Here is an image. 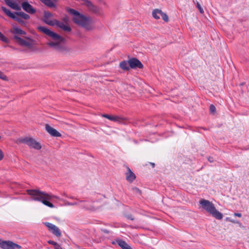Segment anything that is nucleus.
Instances as JSON below:
<instances>
[{"instance_id":"1","label":"nucleus","mask_w":249,"mask_h":249,"mask_svg":"<svg viewBox=\"0 0 249 249\" xmlns=\"http://www.w3.org/2000/svg\"><path fill=\"white\" fill-rule=\"evenodd\" d=\"M49 38L47 45L54 50L61 53L68 52L69 50L67 46V39L56 32H44Z\"/></svg>"},{"instance_id":"2","label":"nucleus","mask_w":249,"mask_h":249,"mask_svg":"<svg viewBox=\"0 0 249 249\" xmlns=\"http://www.w3.org/2000/svg\"><path fill=\"white\" fill-rule=\"evenodd\" d=\"M67 11L73 15L72 21L74 23L86 30L91 29L93 20L91 17L86 16L71 8H67Z\"/></svg>"},{"instance_id":"3","label":"nucleus","mask_w":249,"mask_h":249,"mask_svg":"<svg viewBox=\"0 0 249 249\" xmlns=\"http://www.w3.org/2000/svg\"><path fill=\"white\" fill-rule=\"evenodd\" d=\"M27 193L32 197L33 200L40 201L45 205L50 208H53L54 206L53 203L49 202V200H51L53 198H57L56 196L50 195L38 190H27Z\"/></svg>"},{"instance_id":"4","label":"nucleus","mask_w":249,"mask_h":249,"mask_svg":"<svg viewBox=\"0 0 249 249\" xmlns=\"http://www.w3.org/2000/svg\"><path fill=\"white\" fill-rule=\"evenodd\" d=\"M13 36L15 41L19 45L28 48H31L35 44V41L32 38L26 36V32H14Z\"/></svg>"},{"instance_id":"5","label":"nucleus","mask_w":249,"mask_h":249,"mask_svg":"<svg viewBox=\"0 0 249 249\" xmlns=\"http://www.w3.org/2000/svg\"><path fill=\"white\" fill-rule=\"evenodd\" d=\"M199 204L203 209L206 210L213 217L218 220L222 219V214L216 209L214 204L212 202L208 200L201 199L199 201Z\"/></svg>"},{"instance_id":"6","label":"nucleus","mask_w":249,"mask_h":249,"mask_svg":"<svg viewBox=\"0 0 249 249\" xmlns=\"http://www.w3.org/2000/svg\"><path fill=\"white\" fill-rule=\"evenodd\" d=\"M70 22V20L69 17L65 15L61 18L60 20L53 19V24L52 26H54L58 29L63 30L64 31H71Z\"/></svg>"},{"instance_id":"7","label":"nucleus","mask_w":249,"mask_h":249,"mask_svg":"<svg viewBox=\"0 0 249 249\" xmlns=\"http://www.w3.org/2000/svg\"><path fill=\"white\" fill-rule=\"evenodd\" d=\"M18 143H24L36 150L41 148L40 144L37 142L35 139L30 137L20 138L17 140Z\"/></svg>"},{"instance_id":"8","label":"nucleus","mask_w":249,"mask_h":249,"mask_svg":"<svg viewBox=\"0 0 249 249\" xmlns=\"http://www.w3.org/2000/svg\"><path fill=\"white\" fill-rule=\"evenodd\" d=\"M0 247L2 249H21V246L13 242L7 240L3 241L0 239Z\"/></svg>"},{"instance_id":"9","label":"nucleus","mask_w":249,"mask_h":249,"mask_svg":"<svg viewBox=\"0 0 249 249\" xmlns=\"http://www.w3.org/2000/svg\"><path fill=\"white\" fill-rule=\"evenodd\" d=\"M128 65L130 68L132 69H142L143 68V64L137 58L132 57L128 59Z\"/></svg>"},{"instance_id":"10","label":"nucleus","mask_w":249,"mask_h":249,"mask_svg":"<svg viewBox=\"0 0 249 249\" xmlns=\"http://www.w3.org/2000/svg\"><path fill=\"white\" fill-rule=\"evenodd\" d=\"M152 16L157 19H160L161 17L162 19L165 22H168L169 20L168 16L166 14L159 9H155L152 11Z\"/></svg>"},{"instance_id":"11","label":"nucleus","mask_w":249,"mask_h":249,"mask_svg":"<svg viewBox=\"0 0 249 249\" xmlns=\"http://www.w3.org/2000/svg\"><path fill=\"white\" fill-rule=\"evenodd\" d=\"M1 10L3 12H4V13L6 15H7L8 17L12 18V19L17 21L18 22L21 24H23L24 23L22 18L16 16L15 14L11 12V11L9 9L6 8L5 7L2 6Z\"/></svg>"},{"instance_id":"12","label":"nucleus","mask_w":249,"mask_h":249,"mask_svg":"<svg viewBox=\"0 0 249 249\" xmlns=\"http://www.w3.org/2000/svg\"><path fill=\"white\" fill-rule=\"evenodd\" d=\"M53 17V15L52 13L49 11H45L43 12L42 20L46 24L52 26L53 24V19H52Z\"/></svg>"},{"instance_id":"13","label":"nucleus","mask_w":249,"mask_h":249,"mask_svg":"<svg viewBox=\"0 0 249 249\" xmlns=\"http://www.w3.org/2000/svg\"><path fill=\"white\" fill-rule=\"evenodd\" d=\"M44 224L50 230L52 231V233L55 236L57 237L61 236V231L57 227L49 222H46Z\"/></svg>"},{"instance_id":"14","label":"nucleus","mask_w":249,"mask_h":249,"mask_svg":"<svg viewBox=\"0 0 249 249\" xmlns=\"http://www.w3.org/2000/svg\"><path fill=\"white\" fill-rule=\"evenodd\" d=\"M21 6L24 11L29 14H34L36 12V9L27 1L23 2L21 4Z\"/></svg>"},{"instance_id":"15","label":"nucleus","mask_w":249,"mask_h":249,"mask_svg":"<svg viewBox=\"0 0 249 249\" xmlns=\"http://www.w3.org/2000/svg\"><path fill=\"white\" fill-rule=\"evenodd\" d=\"M46 130L53 137H61V134L58 132L55 129L53 128L48 124L45 125Z\"/></svg>"},{"instance_id":"16","label":"nucleus","mask_w":249,"mask_h":249,"mask_svg":"<svg viewBox=\"0 0 249 249\" xmlns=\"http://www.w3.org/2000/svg\"><path fill=\"white\" fill-rule=\"evenodd\" d=\"M127 172L125 173L126 179L131 183L136 178V176L134 173L130 170L128 167H126Z\"/></svg>"},{"instance_id":"17","label":"nucleus","mask_w":249,"mask_h":249,"mask_svg":"<svg viewBox=\"0 0 249 249\" xmlns=\"http://www.w3.org/2000/svg\"><path fill=\"white\" fill-rule=\"evenodd\" d=\"M102 116L103 117H105L106 118H107V119H109V120H111V121H112L114 122H118L120 123L122 122L124 120V119L120 118L118 116H110L109 115L106 114H102Z\"/></svg>"},{"instance_id":"18","label":"nucleus","mask_w":249,"mask_h":249,"mask_svg":"<svg viewBox=\"0 0 249 249\" xmlns=\"http://www.w3.org/2000/svg\"><path fill=\"white\" fill-rule=\"evenodd\" d=\"M5 4L10 8L15 10H20V7L16 2H12L10 0H4Z\"/></svg>"},{"instance_id":"19","label":"nucleus","mask_w":249,"mask_h":249,"mask_svg":"<svg viewBox=\"0 0 249 249\" xmlns=\"http://www.w3.org/2000/svg\"><path fill=\"white\" fill-rule=\"evenodd\" d=\"M117 243L122 249H132V248L124 240H117Z\"/></svg>"},{"instance_id":"20","label":"nucleus","mask_w":249,"mask_h":249,"mask_svg":"<svg viewBox=\"0 0 249 249\" xmlns=\"http://www.w3.org/2000/svg\"><path fill=\"white\" fill-rule=\"evenodd\" d=\"M120 67L124 71H129L130 67L128 65V61H123L120 63Z\"/></svg>"},{"instance_id":"21","label":"nucleus","mask_w":249,"mask_h":249,"mask_svg":"<svg viewBox=\"0 0 249 249\" xmlns=\"http://www.w3.org/2000/svg\"><path fill=\"white\" fill-rule=\"evenodd\" d=\"M14 14L23 19L27 20L30 18V16L23 12H16Z\"/></svg>"},{"instance_id":"22","label":"nucleus","mask_w":249,"mask_h":249,"mask_svg":"<svg viewBox=\"0 0 249 249\" xmlns=\"http://www.w3.org/2000/svg\"><path fill=\"white\" fill-rule=\"evenodd\" d=\"M44 4L50 8H53V7H55L54 3L51 0H46L44 2Z\"/></svg>"},{"instance_id":"23","label":"nucleus","mask_w":249,"mask_h":249,"mask_svg":"<svg viewBox=\"0 0 249 249\" xmlns=\"http://www.w3.org/2000/svg\"><path fill=\"white\" fill-rule=\"evenodd\" d=\"M83 2V3L86 5L87 6V7H88L89 8H92L93 7V5L92 4V3L88 0H81Z\"/></svg>"},{"instance_id":"24","label":"nucleus","mask_w":249,"mask_h":249,"mask_svg":"<svg viewBox=\"0 0 249 249\" xmlns=\"http://www.w3.org/2000/svg\"><path fill=\"white\" fill-rule=\"evenodd\" d=\"M0 40L5 43H8L9 41L8 39L3 34H2L1 32H0Z\"/></svg>"},{"instance_id":"25","label":"nucleus","mask_w":249,"mask_h":249,"mask_svg":"<svg viewBox=\"0 0 249 249\" xmlns=\"http://www.w3.org/2000/svg\"><path fill=\"white\" fill-rule=\"evenodd\" d=\"M37 29L39 30V31H51L46 27L41 26H38L37 27Z\"/></svg>"},{"instance_id":"26","label":"nucleus","mask_w":249,"mask_h":249,"mask_svg":"<svg viewBox=\"0 0 249 249\" xmlns=\"http://www.w3.org/2000/svg\"><path fill=\"white\" fill-rule=\"evenodd\" d=\"M210 112L212 113H214L216 111V108L213 105H211L210 106Z\"/></svg>"},{"instance_id":"27","label":"nucleus","mask_w":249,"mask_h":249,"mask_svg":"<svg viewBox=\"0 0 249 249\" xmlns=\"http://www.w3.org/2000/svg\"><path fill=\"white\" fill-rule=\"evenodd\" d=\"M0 78L4 80H8L7 76L1 71H0Z\"/></svg>"},{"instance_id":"28","label":"nucleus","mask_w":249,"mask_h":249,"mask_svg":"<svg viewBox=\"0 0 249 249\" xmlns=\"http://www.w3.org/2000/svg\"><path fill=\"white\" fill-rule=\"evenodd\" d=\"M132 189L133 191L135 193L138 194L139 195H141L142 193L141 191L137 187H133V188H132Z\"/></svg>"},{"instance_id":"29","label":"nucleus","mask_w":249,"mask_h":249,"mask_svg":"<svg viewBox=\"0 0 249 249\" xmlns=\"http://www.w3.org/2000/svg\"><path fill=\"white\" fill-rule=\"evenodd\" d=\"M196 7L198 9L200 13L203 14L204 11L198 2H197Z\"/></svg>"},{"instance_id":"30","label":"nucleus","mask_w":249,"mask_h":249,"mask_svg":"<svg viewBox=\"0 0 249 249\" xmlns=\"http://www.w3.org/2000/svg\"><path fill=\"white\" fill-rule=\"evenodd\" d=\"M125 217H126L127 219H130V220H134V218L133 217V215L131 214H126L125 215Z\"/></svg>"},{"instance_id":"31","label":"nucleus","mask_w":249,"mask_h":249,"mask_svg":"<svg viewBox=\"0 0 249 249\" xmlns=\"http://www.w3.org/2000/svg\"><path fill=\"white\" fill-rule=\"evenodd\" d=\"M48 243L49 244H51V245H52L54 246V247L57 245V244H58L57 243L53 241H52V240H49L48 241Z\"/></svg>"},{"instance_id":"32","label":"nucleus","mask_w":249,"mask_h":249,"mask_svg":"<svg viewBox=\"0 0 249 249\" xmlns=\"http://www.w3.org/2000/svg\"><path fill=\"white\" fill-rule=\"evenodd\" d=\"M4 157V154L3 152L0 149V160H1Z\"/></svg>"},{"instance_id":"33","label":"nucleus","mask_w":249,"mask_h":249,"mask_svg":"<svg viewBox=\"0 0 249 249\" xmlns=\"http://www.w3.org/2000/svg\"><path fill=\"white\" fill-rule=\"evenodd\" d=\"M102 231L104 233H106V234H108L110 232V231L107 229H103V230H102Z\"/></svg>"},{"instance_id":"34","label":"nucleus","mask_w":249,"mask_h":249,"mask_svg":"<svg viewBox=\"0 0 249 249\" xmlns=\"http://www.w3.org/2000/svg\"><path fill=\"white\" fill-rule=\"evenodd\" d=\"M54 248V249H63L58 244H57Z\"/></svg>"},{"instance_id":"35","label":"nucleus","mask_w":249,"mask_h":249,"mask_svg":"<svg viewBox=\"0 0 249 249\" xmlns=\"http://www.w3.org/2000/svg\"><path fill=\"white\" fill-rule=\"evenodd\" d=\"M234 215L240 217H241L242 214L240 213H234Z\"/></svg>"},{"instance_id":"36","label":"nucleus","mask_w":249,"mask_h":249,"mask_svg":"<svg viewBox=\"0 0 249 249\" xmlns=\"http://www.w3.org/2000/svg\"><path fill=\"white\" fill-rule=\"evenodd\" d=\"M76 36H79L80 37H81L82 36V34H81V32H76Z\"/></svg>"},{"instance_id":"37","label":"nucleus","mask_w":249,"mask_h":249,"mask_svg":"<svg viewBox=\"0 0 249 249\" xmlns=\"http://www.w3.org/2000/svg\"><path fill=\"white\" fill-rule=\"evenodd\" d=\"M85 207L87 209H89V210H94V208L93 207H88V206H85Z\"/></svg>"},{"instance_id":"38","label":"nucleus","mask_w":249,"mask_h":249,"mask_svg":"<svg viewBox=\"0 0 249 249\" xmlns=\"http://www.w3.org/2000/svg\"><path fill=\"white\" fill-rule=\"evenodd\" d=\"M208 160L210 162H213V158L211 157H209L208 158Z\"/></svg>"},{"instance_id":"39","label":"nucleus","mask_w":249,"mask_h":249,"mask_svg":"<svg viewBox=\"0 0 249 249\" xmlns=\"http://www.w3.org/2000/svg\"><path fill=\"white\" fill-rule=\"evenodd\" d=\"M77 204V203L76 202H74V203H68V205H76Z\"/></svg>"},{"instance_id":"40","label":"nucleus","mask_w":249,"mask_h":249,"mask_svg":"<svg viewBox=\"0 0 249 249\" xmlns=\"http://www.w3.org/2000/svg\"><path fill=\"white\" fill-rule=\"evenodd\" d=\"M230 221L233 223H238V221H235V220H232V219L230 220Z\"/></svg>"},{"instance_id":"41","label":"nucleus","mask_w":249,"mask_h":249,"mask_svg":"<svg viewBox=\"0 0 249 249\" xmlns=\"http://www.w3.org/2000/svg\"><path fill=\"white\" fill-rule=\"evenodd\" d=\"M14 31L19 32V31H23L20 29L16 28V29H15V30Z\"/></svg>"},{"instance_id":"42","label":"nucleus","mask_w":249,"mask_h":249,"mask_svg":"<svg viewBox=\"0 0 249 249\" xmlns=\"http://www.w3.org/2000/svg\"><path fill=\"white\" fill-rule=\"evenodd\" d=\"M150 164L152 165V167H153V168L155 167V163H154L150 162Z\"/></svg>"},{"instance_id":"43","label":"nucleus","mask_w":249,"mask_h":249,"mask_svg":"<svg viewBox=\"0 0 249 249\" xmlns=\"http://www.w3.org/2000/svg\"><path fill=\"white\" fill-rule=\"evenodd\" d=\"M42 2H43L44 3V2L46 0H40Z\"/></svg>"}]
</instances>
